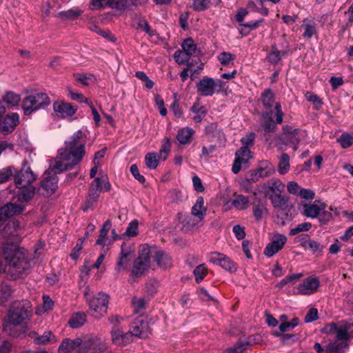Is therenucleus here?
Returning <instances> with one entry per match:
<instances>
[{
  "mask_svg": "<svg viewBox=\"0 0 353 353\" xmlns=\"http://www.w3.org/2000/svg\"><path fill=\"white\" fill-rule=\"evenodd\" d=\"M86 138L81 130L73 134L64 147L58 150L56 158L50 161L49 168L43 174L39 191L41 194L48 196L58 188L57 174L72 169L79 164L85 154Z\"/></svg>",
  "mask_w": 353,
  "mask_h": 353,
  "instance_id": "obj_1",
  "label": "nucleus"
},
{
  "mask_svg": "<svg viewBox=\"0 0 353 353\" xmlns=\"http://www.w3.org/2000/svg\"><path fill=\"white\" fill-rule=\"evenodd\" d=\"M157 265L168 268L172 265L171 258L157 247L141 245L139 250V256L134 261L132 275L140 276L149 269H154Z\"/></svg>",
  "mask_w": 353,
  "mask_h": 353,
  "instance_id": "obj_2",
  "label": "nucleus"
},
{
  "mask_svg": "<svg viewBox=\"0 0 353 353\" xmlns=\"http://www.w3.org/2000/svg\"><path fill=\"white\" fill-rule=\"evenodd\" d=\"M107 343L97 336H84L71 339H64L58 349L59 353H103Z\"/></svg>",
  "mask_w": 353,
  "mask_h": 353,
  "instance_id": "obj_3",
  "label": "nucleus"
},
{
  "mask_svg": "<svg viewBox=\"0 0 353 353\" xmlns=\"http://www.w3.org/2000/svg\"><path fill=\"white\" fill-rule=\"evenodd\" d=\"M3 255L7 270L14 279L23 276L30 267L26 250L16 245H3Z\"/></svg>",
  "mask_w": 353,
  "mask_h": 353,
  "instance_id": "obj_4",
  "label": "nucleus"
},
{
  "mask_svg": "<svg viewBox=\"0 0 353 353\" xmlns=\"http://www.w3.org/2000/svg\"><path fill=\"white\" fill-rule=\"evenodd\" d=\"M323 331L328 334H336V341L326 348L327 353H344L348 347V326L345 324L332 323L327 325Z\"/></svg>",
  "mask_w": 353,
  "mask_h": 353,
  "instance_id": "obj_5",
  "label": "nucleus"
},
{
  "mask_svg": "<svg viewBox=\"0 0 353 353\" xmlns=\"http://www.w3.org/2000/svg\"><path fill=\"white\" fill-rule=\"evenodd\" d=\"M89 306V312L94 318L99 319L108 312L109 296L107 294L100 292L92 295L88 292L84 294Z\"/></svg>",
  "mask_w": 353,
  "mask_h": 353,
  "instance_id": "obj_6",
  "label": "nucleus"
},
{
  "mask_svg": "<svg viewBox=\"0 0 353 353\" xmlns=\"http://www.w3.org/2000/svg\"><path fill=\"white\" fill-rule=\"evenodd\" d=\"M302 206V214L305 216L311 219L317 218L321 223H327L332 218V213L326 210V203L321 200H315L312 203H304Z\"/></svg>",
  "mask_w": 353,
  "mask_h": 353,
  "instance_id": "obj_7",
  "label": "nucleus"
},
{
  "mask_svg": "<svg viewBox=\"0 0 353 353\" xmlns=\"http://www.w3.org/2000/svg\"><path fill=\"white\" fill-rule=\"evenodd\" d=\"M283 116L281 105L279 102H276L273 110L262 113L260 126L265 132H273L276 129V125L283 122Z\"/></svg>",
  "mask_w": 353,
  "mask_h": 353,
  "instance_id": "obj_8",
  "label": "nucleus"
},
{
  "mask_svg": "<svg viewBox=\"0 0 353 353\" xmlns=\"http://www.w3.org/2000/svg\"><path fill=\"white\" fill-rule=\"evenodd\" d=\"M30 303L28 301H16L13 303L6 318L8 324L13 325H21L30 315Z\"/></svg>",
  "mask_w": 353,
  "mask_h": 353,
  "instance_id": "obj_9",
  "label": "nucleus"
},
{
  "mask_svg": "<svg viewBox=\"0 0 353 353\" xmlns=\"http://www.w3.org/2000/svg\"><path fill=\"white\" fill-rule=\"evenodd\" d=\"M50 103V98L46 93L37 92L24 98L22 101L21 107L24 114L29 115L40 108L48 106Z\"/></svg>",
  "mask_w": 353,
  "mask_h": 353,
  "instance_id": "obj_10",
  "label": "nucleus"
},
{
  "mask_svg": "<svg viewBox=\"0 0 353 353\" xmlns=\"http://www.w3.org/2000/svg\"><path fill=\"white\" fill-rule=\"evenodd\" d=\"M223 82L221 80H214L212 78L205 77L197 83V91L201 96L210 97L216 91H219L223 87Z\"/></svg>",
  "mask_w": 353,
  "mask_h": 353,
  "instance_id": "obj_11",
  "label": "nucleus"
},
{
  "mask_svg": "<svg viewBox=\"0 0 353 353\" xmlns=\"http://www.w3.org/2000/svg\"><path fill=\"white\" fill-rule=\"evenodd\" d=\"M319 286V279L315 276H310L295 288L294 294L309 296L316 292Z\"/></svg>",
  "mask_w": 353,
  "mask_h": 353,
  "instance_id": "obj_12",
  "label": "nucleus"
},
{
  "mask_svg": "<svg viewBox=\"0 0 353 353\" xmlns=\"http://www.w3.org/2000/svg\"><path fill=\"white\" fill-rule=\"evenodd\" d=\"M129 332L132 334V337H148L149 333L150 332V329L148 323L145 321V317L140 316L137 318L133 321Z\"/></svg>",
  "mask_w": 353,
  "mask_h": 353,
  "instance_id": "obj_13",
  "label": "nucleus"
},
{
  "mask_svg": "<svg viewBox=\"0 0 353 353\" xmlns=\"http://www.w3.org/2000/svg\"><path fill=\"white\" fill-rule=\"evenodd\" d=\"M132 254L129 248L125 243L121 245V253L119 254L114 270L118 273L128 271L132 260Z\"/></svg>",
  "mask_w": 353,
  "mask_h": 353,
  "instance_id": "obj_14",
  "label": "nucleus"
},
{
  "mask_svg": "<svg viewBox=\"0 0 353 353\" xmlns=\"http://www.w3.org/2000/svg\"><path fill=\"white\" fill-rule=\"evenodd\" d=\"M53 110L58 118L70 119L77 110V107L63 101H57L53 103Z\"/></svg>",
  "mask_w": 353,
  "mask_h": 353,
  "instance_id": "obj_15",
  "label": "nucleus"
},
{
  "mask_svg": "<svg viewBox=\"0 0 353 353\" xmlns=\"http://www.w3.org/2000/svg\"><path fill=\"white\" fill-rule=\"evenodd\" d=\"M287 241V237L281 234L275 233L272 235L271 242L268 243L264 250L268 257H271L281 250Z\"/></svg>",
  "mask_w": 353,
  "mask_h": 353,
  "instance_id": "obj_16",
  "label": "nucleus"
},
{
  "mask_svg": "<svg viewBox=\"0 0 353 353\" xmlns=\"http://www.w3.org/2000/svg\"><path fill=\"white\" fill-rule=\"evenodd\" d=\"M14 177L17 187L20 189L29 185L36 179V176L28 167L23 168Z\"/></svg>",
  "mask_w": 353,
  "mask_h": 353,
  "instance_id": "obj_17",
  "label": "nucleus"
},
{
  "mask_svg": "<svg viewBox=\"0 0 353 353\" xmlns=\"http://www.w3.org/2000/svg\"><path fill=\"white\" fill-rule=\"evenodd\" d=\"M283 133L284 139L294 145V150L297 149L298 144L306 137L305 131L299 129L292 130L289 125L283 127Z\"/></svg>",
  "mask_w": 353,
  "mask_h": 353,
  "instance_id": "obj_18",
  "label": "nucleus"
},
{
  "mask_svg": "<svg viewBox=\"0 0 353 353\" xmlns=\"http://www.w3.org/2000/svg\"><path fill=\"white\" fill-rule=\"evenodd\" d=\"M251 157L250 150L245 149V147H241L235 153V159L232 168L233 173L238 174L242 165L247 163Z\"/></svg>",
  "mask_w": 353,
  "mask_h": 353,
  "instance_id": "obj_19",
  "label": "nucleus"
},
{
  "mask_svg": "<svg viewBox=\"0 0 353 353\" xmlns=\"http://www.w3.org/2000/svg\"><path fill=\"white\" fill-rule=\"evenodd\" d=\"M112 341L114 344L125 346L132 341V334L128 332L124 333L118 326H113L111 330Z\"/></svg>",
  "mask_w": 353,
  "mask_h": 353,
  "instance_id": "obj_20",
  "label": "nucleus"
},
{
  "mask_svg": "<svg viewBox=\"0 0 353 353\" xmlns=\"http://www.w3.org/2000/svg\"><path fill=\"white\" fill-rule=\"evenodd\" d=\"M25 209L22 204L8 203L0 208V221H6L8 218L20 214Z\"/></svg>",
  "mask_w": 353,
  "mask_h": 353,
  "instance_id": "obj_21",
  "label": "nucleus"
},
{
  "mask_svg": "<svg viewBox=\"0 0 353 353\" xmlns=\"http://www.w3.org/2000/svg\"><path fill=\"white\" fill-rule=\"evenodd\" d=\"M284 189L285 185L279 179H271L262 185V191L267 196L271 194L282 193Z\"/></svg>",
  "mask_w": 353,
  "mask_h": 353,
  "instance_id": "obj_22",
  "label": "nucleus"
},
{
  "mask_svg": "<svg viewBox=\"0 0 353 353\" xmlns=\"http://www.w3.org/2000/svg\"><path fill=\"white\" fill-rule=\"evenodd\" d=\"M19 123V116L17 113L8 114L3 119L1 132L3 134L12 132Z\"/></svg>",
  "mask_w": 353,
  "mask_h": 353,
  "instance_id": "obj_23",
  "label": "nucleus"
},
{
  "mask_svg": "<svg viewBox=\"0 0 353 353\" xmlns=\"http://www.w3.org/2000/svg\"><path fill=\"white\" fill-rule=\"evenodd\" d=\"M177 219L179 222L182 225L183 228L185 230H192L197 227L202 220H199L197 217L194 215L184 214L178 213Z\"/></svg>",
  "mask_w": 353,
  "mask_h": 353,
  "instance_id": "obj_24",
  "label": "nucleus"
},
{
  "mask_svg": "<svg viewBox=\"0 0 353 353\" xmlns=\"http://www.w3.org/2000/svg\"><path fill=\"white\" fill-rule=\"evenodd\" d=\"M29 336L33 338L34 342L38 345L53 343L57 341V337L51 331H46L41 336H37L35 332H32L30 333Z\"/></svg>",
  "mask_w": 353,
  "mask_h": 353,
  "instance_id": "obj_25",
  "label": "nucleus"
},
{
  "mask_svg": "<svg viewBox=\"0 0 353 353\" xmlns=\"http://www.w3.org/2000/svg\"><path fill=\"white\" fill-rule=\"evenodd\" d=\"M301 28L304 30L303 37L305 39H310L317 34L316 24L312 20H303Z\"/></svg>",
  "mask_w": 353,
  "mask_h": 353,
  "instance_id": "obj_26",
  "label": "nucleus"
},
{
  "mask_svg": "<svg viewBox=\"0 0 353 353\" xmlns=\"http://www.w3.org/2000/svg\"><path fill=\"white\" fill-rule=\"evenodd\" d=\"M206 214V208L204 206V200L201 196L198 197L196 203L192 208L191 214L197 217L199 220H203Z\"/></svg>",
  "mask_w": 353,
  "mask_h": 353,
  "instance_id": "obj_27",
  "label": "nucleus"
},
{
  "mask_svg": "<svg viewBox=\"0 0 353 353\" xmlns=\"http://www.w3.org/2000/svg\"><path fill=\"white\" fill-rule=\"evenodd\" d=\"M93 188H97L100 191H109L110 190V184L108 181L107 176L100 172L99 176L96 177L90 184Z\"/></svg>",
  "mask_w": 353,
  "mask_h": 353,
  "instance_id": "obj_28",
  "label": "nucleus"
},
{
  "mask_svg": "<svg viewBox=\"0 0 353 353\" xmlns=\"http://www.w3.org/2000/svg\"><path fill=\"white\" fill-rule=\"evenodd\" d=\"M194 130L190 128H181L177 133L176 139L181 144H188L191 142Z\"/></svg>",
  "mask_w": 353,
  "mask_h": 353,
  "instance_id": "obj_29",
  "label": "nucleus"
},
{
  "mask_svg": "<svg viewBox=\"0 0 353 353\" xmlns=\"http://www.w3.org/2000/svg\"><path fill=\"white\" fill-rule=\"evenodd\" d=\"M221 0H192V7L196 11H203L212 5H218Z\"/></svg>",
  "mask_w": 353,
  "mask_h": 353,
  "instance_id": "obj_30",
  "label": "nucleus"
},
{
  "mask_svg": "<svg viewBox=\"0 0 353 353\" xmlns=\"http://www.w3.org/2000/svg\"><path fill=\"white\" fill-rule=\"evenodd\" d=\"M190 110L195 114L192 119L196 123L201 122L207 113L205 107L201 105L199 103H195L192 106Z\"/></svg>",
  "mask_w": 353,
  "mask_h": 353,
  "instance_id": "obj_31",
  "label": "nucleus"
},
{
  "mask_svg": "<svg viewBox=\"0 0 353 353\" xmlns=\"http://www.w3.org/2000/svg\"><path fill=\"white\" fill-rule=\"evenodd\" d=\"M86 321V314L84 312L73 314L69 320V325L72 328H78L82 326Z\"/></svg>",
  "mask_w": 353,
  "mask_h": 353,
  "instance_id": "obj_32",
  "label": "nucleus"
},
{
  "mask_svg": "<svg viewBox=\"0 0 353 353\" xmlns=\"http://www.w3.org/2000/svg\"><path fill=\"white\" fill-rule=\"evenodd\" d=\"M249 198L241 194L235 195L234 199L232 200V205L239 210L247 209L249 206Z\"/></svg>",
  "mask_w": 353,
  "mask_h": 353,
  "instance_id": "obj_33",
  "label": "nucleus"
},
{
  "mask_svg": "<svg viewBox=\"0 0 353 353\" xmlns=\"http://www.w3.org/2000/svg\"><path fill=\"white\" fill-rule=\"evenodd\" d=\"M261 99L262 104L267 109H270L274 106L276 103L274 102V94L270 89L264 90L261 94Z\"/></svg>",
  "mask_w": 353,
  "mask_h": 353,
  "instance_id": "obj_34",
  "label": "nucleus"
},
{
  "mask_svg": "<svg viewBox=\"0 0 353 353\" xmlns=\"http://www.w3.org/2000/svg\"><path fill=\"white\" fill-rule=\"evenodd\" d=\"M3 101L9 108H12L19 105L21 97L13 92H8L3 96Z\"/></svg>",
  "mask_w": 353,
  "mask_h": 353,
  "instance_id": "obj_35",
  "label": "nucleus"
},
{
  "mask_svg": "<svg viewBox=\"0 0 353 353\" xmlns=\"http://www.w3.org/2000/svg\"><path fill=\"white\" fill-rule=\"evenodd\" d=\"M290 170V157L283 153L279 159L278 164V172L280 174H285Z\"/></svg>",
  "mask_w": 353,
  "mask_h": 353,
  "instance_id": "obj_36",
  "label": "nucleus"
},
{
  "mask_svg": "<svg viewBox=\"0 0 353 353\" xmlns=\"http://www.w3.org/2000/svg\"><path fill=\"white\" fill-rule=\"evenodd\" d=\"M208 270L205 263L197 265L193 271L196 282L198 283L201 282L208 274Z\"/></svg>",
  "mask_w": 353,
  "mask_h": 353,
  "instance_id": "obj_37",
  "label": "nucleus"
},
{
  "mask_svg": "<svg viewBox=\"0 0 353 353\" xmlns=\"http://www.w3.org/2000/svg\"><path fill=\"white\" fill-rule=\"evenodd\" d=\"M82 13V11L76 8H72L65 11H62L58 13V17L63 19H75L79 16H80Z\"/></svg>",
  "mask_w": 353,
  "mask_h": 353,
  "instance_id": "obj_38",
  "label": "nucleus"
},
{
  "mask_svg": "<svg viewBox=\"0 0 353 353\" xmlns=\"http://www.w3.org/2000/svg\"><path fill=\"white\" fill-rule=\"evenodd\" d=\"M74 77L77 81L81 83L82 85L87 86L90 84L92 83L95 81L94 77L90 73L88 74H81L77 73L74 74Z\"/></svg>",
  "mask_w": 353,
  "mask_h": 353,
  "instance_id": "obj_39",
  "label": "nucleus"
},
{
  "mask_svg": "<svg viewBox=\"0 0 353 353\" xmlns=\"http://www.w3.org/2000/svg\"><path fill=\"white\" fill-rule=\"evenodd\" d=\"M159 156L155 152H150L145 155V161L150 169H155L159 164Z\"/></svg>",
  "mask_w": 353,
  "mask_h": 353,
  "instance_id": "obj_40",
  "label": "nucleus"
},
{
  "mask_svg": "<svg viewBox=\"0 0 353 353\" xmlns=\"http://www.w3.org/2000/svg\"><path fill=\"white\" fill-rule=\"evenodd\" d=\"M43 308H37L36 310V314L37 315H41L43 312L51 310L53 308L54 302L49 296L43 295Z\"/></svg>",
  "mask_w": 353,
  "mask_h": 353,
  "instance_id": "obj_41",
  "label": "nucleus"
},
{
  "mask_svg": "<svg viewBox=\"0 0 353 353\" xmlns=\"http://www.w3.org/2000/svg\"><path fill=\"white\" fill-rule=\"evenodd\" d=\"M235 56L230 52H222L218 56V60L222 65L230 66L234 64Z\"/></svg>",
  "mask_w": 353,
  "mask_h": 353,
  "instance_id": "obj_42",
  "label": "nucleus"
},
{
  "mask_svg": "<svg viewBox=\"0 0 353 353\" xmlns=\"http://www.w3.org/2000/svg\"><path fill=\"white\" fill-rule=\"evenodd\" d=\"M337 142L340 143L343 148H348L353 145V137L347 132L343 133L337 139Z\"/></svg>",
  "mask_w": 353,
  "mask_h": 353,
  "instance_id": "obj_43",
  "label": "nucleus"
},
{
  "mask_svg": "<svg viewBox=\"0 0 353 353\" xmlns=\"http://www.w3.org/2000/svg\"><path fill=\"white\" fill-rule=\"evenodd\" d=\"M268 197L274 208H281L285 204V199L281 195V193L271 194Z\"/></svg>",
  "mask_w": 353,
  "mask_h": 353,
  "instance_id": "obj_44",
  "label": "nucleus"
},
{
  "mask_svg": "<svg viewBox=\"0 0 353 353\" xmlns=\"http://www.w3.org/2000/svg\"><path fill=\"white\" fill-rule=\"evenodd\" d=\"M301 245L306 250H310L313 252H320L323 249V246L318 242L309 239L301 243Z\"/></svg>",
  "mask_w": 353,
  "mask_h": 353,
  "instance_id": "obj_45",
  "label": "nucleus"
},
{
  "mask_svg": "<svg viewBox=\"0 0 353 353\" xmlns=\"http://www.w3.org/2000/svg\"><path fill=\"white\" fill-rule=\"evenodd\" d=\"M181 47L183 48L182 50L190 56H192L196 50V44L194 43V41L190 38L185 39L183 42Z\"/></svg>",
  "mask_w": 353,
  "mask_h": 353,
  "instance_id": "obj_46",
  "label": "nucleus"
},
{
  "mask_svg": "<svg viewBox=\"0 0 353 353\" xmlns=\"http://www.w3.org/2000/svg\"><path fill=\"white\" fill-rule=\"evenodd\" d=\"M190 55L182 50H176L174 54V59L175 61L179 65L186 63L190 60Z\"/></svg>",
  "mask_w": 353,
  "mask_h": 353,
  "instance_id": "obj_47",
  "label": "nucleus"
},
{
  "mask_svg": "<svg viewBox=\"0 0 353 353\" xmlns=\"http://www.w3.org/2000/svg\"><path fill=\"white\" fill-rule=\"evenodd\" d=\"M34 188H31L23 190L19 194L18 200L21 202H27L34 196Z\"/></svg>",
  "mask_w": 353,
  "mask_h": 353,
  "instance_id": "obj_48",
  "label": "nucleus"
},
{
  "mask_svg": "<svg viewBox=\"0 0 353 353\" xmlns=\"http://www.w3.org/2000/svg\"><path fill=\"white\" fill-rule=\"evenodd\" d=\"M219 265L221 266L222 268L225 269V270L230 272H234L236 269L235 264L232 261V260H230V258H228L227 256L224 254Z\"/></svg>",
  "mask_w": 353,
  "mask_h": 353,
  "instance_id": "obj_49",
  "label": "nucleus"
},
{
  "mask_svg": "<svg viewBox=\"0 0 353 353\" xmlns=\"http://www.w3.org/2000/svg\"><path fill=\"white\" fill-rule=\"evenodd\" d=\"M250 345V341H239L234 347L227 350L224 353H242Z\"/></svg>",
  "mask_w": 353,
  "mask_h": 353,
  "instance_id": "obj_50",
  "label": "nucleus"
},
{
  "mask_svg": "<svg viewBox=\"0 0 353 353\" xmlns=\"http://www.w3.org/2000/svg\"><path fill=\"white\" fill-rule=\"evenodd\" d=\"M312 228V224L309 222H304L297 225L290 230V234L296 235L301 232H307Z\"/></svg>",
  "mask_w": 353,
  "mask_h": 353,
  "instance_id": "obj_51",
  "label": "nucleus"
},
{
  "mask_svg": "<svg viewBox=\"0 0 353 353\" xmlns=\"http://www.w3.org/2000/svg\"><path fill=\"white\" fill-rule=\"evenodd\" d=\"M299 323V320L297 318H294L290 322H283L279 325V330L281 332L290 331L297 326Z\"/></svg>",
  "mask_w": 353,
  "mask_h": 353,
  "instance_id": "obj_52",
  "label": "nucleus"
},
{
  "mask_svg": "<svg viewBox=\"0 0 353 353\" xmlns=\"http://www.w3.org/2000/svg\"><path fill=\"white\" fill-rule=\"evenodd\" d=\"M284 54L285 52H280L276 48H272V51L268 56V61L274 64H276Z\"/></svg>",
  "mask_w": 353,
  "mask_h": 353,
  "instance_id": "obj_53",
  "label": "nucleus"
},
{
  "mask_svg": "<svg viewBox=\"0 0 353 353\" xmlns=\"http://www.w3.org/2000/svg\"><path fill=\"white\" fill-rule=\"evenodd\" d=\"M11 294L12 290L9 285H2L0 286V300L2 303L7 301Z\"/></svg>",
  "mask_w": 353,
  "mask_h": 353,
  "instance_id": "obj_54",
  "label": "nucleus"
},
{
  "mask_svg": "<svg viewBox=\"0 0 353 353\" xmlns=\"http://www.w3.org/2000/svg\"><path fill=\"white\" fill-rule=\"evenodd\" d=\"M117 0H92L93 9H99L105 6H112Z\"/></svg>",
  "mask_w": 353,
  "mask_h": 353,
  "instance_id": "obj_55",
  "label": "nucleus"
},
{
  "mask_svg": "<svg viewBox=\"0 0 353 353\" xmlns=\"http://www.w3.org/2000/svg\"><path fill=\"white\" fill-rule=\"evenodd\" d=\"M13 167H8L0 170V183L8 181L13 174Z\"/></svg>",
  "mask_w": 353,
  "mask_h": 353,
  "instance_id": "obj_56",
  "label": "nucleus"
},
{
  "mask_svg": "<svg viewBox=\"0 0 353 353\" xmlns=\"http://www.w3.org/2000/svg\"><path fill=\"white\" fill-rule=\"evenodd\" d=\"M134 311L136 313H141L145 308V301L142 298H134L132 301Z\"/></svg>",
  "mask_w": 353,
  "mask_h": 353,
  "instance_id": "obj_57",
  "label": "nucleus"
},
{
  "mask_svg": "<svg viewBox=\"0 0 353 353\" xmlns=\"http://www.w3.org/2000/svg\"><path fill=\"white\" fill-rule=\"evenodd\" d=\"M255 139V134L250 132L242 137L241 139L242 147H245V149H249V147L254 144Z\"/></svg>",
  "mask_w": 353,
  "mask_h": 353,
  "instance_id": "obj_58",
  "label": "nucleus"
},
{
  "mask_svg": "<svg viewBox=\"0 0 353 353\" xmlns=\"http://www.w3.org/2000/svg\"><path fill=\"white\" fill-rule=\"evenodd\" d=\"M305 97L308 101H310L314 104V108L316 109H319L321 106L322 101L317 95L314 94L312 92H307L305 94Z\"/></svg>",
  "mask_w": 353,
  "mask_h": 353,
  "instance_id": "obj_59",
  "label": "nucleus"
},
{
  "mask_svg": "<svg viewBox=\"0 0 353 353\" xmlns=\"http://www.w3.org/2000/svg\"><path fill=\"white\" fill-rule=\"evenodd\" d=\"M6 228L8 230H10V234L17 235L15 233L21 229V224L19 221L12 220L8 223Z\"/></svg>",
  "mask_w": 353,
  "mask_h": 353,
  "instance_id": "obj_60",
  "label": "nucleus"
},
{
  "mask_svg": "<svg viewBox=\"0 0 353 353\" xmlns=\"http://www.w3.org/2000/svg\"><path fill=\"white\" fill-rule=\"evenodd\" d=\"M198 295H199V297L200 298V299L203 301H206V302H209V301H212V302H216V300L215 299L211 296L208 292L203 288H200L199 290H198Z\"/></svg>",
  "mask_w": 353,
  "mask_h": 353,
  "instance_id": "obj_61",
  "label": "nucleus"
},
{
  "mask_svg": "<svg viewBox=\"0 0 353 353\" xmlns=\"http://www.w3.org/2000/svg\"><path fill=\"white\" fill-rule=\"evenodd\" d=\"M68 92L72 100L77 101L79 103H86L88 104L90 103L89 100L81 93L74 92L70 88H68Z\"/></svg>",
  "mask_w": 353,
  "mask_h": 353,
  "instance_id": "obj_62",
  "label": "nucleus"
},
{
  "mask_svg": "<svg viewBox=\"0 0 353 353\" xmlns=\"http://www.w3.org/2000/svg\"><path fill=\"white\" fill-rule=\"evenodd\" d=\"M138 230V222L133 221L129 223L125 234L129 236H134L137 234Z\"/></svg>",
  "mask_w": 353,
  "mask_h": 353,
  "instance_id": "obj_63",
  "label": "nucleus"
},
{
  "mask_svg": "<svg viewBox=\"0 0 353 353\" xmlns=\"http://www.w3.org/2000/svg\"><path fill=\"white\" fill-rule=\"evenodd\" d=\"M288 191L292 194L299 195L301 188L295 181H290L287 185Z\"/></svg>",
  "mask_w": 353,
  "mask_h": 353,
  "instance_id": "obj_64",
  "label": "nucleus"
}]
</instances>
